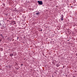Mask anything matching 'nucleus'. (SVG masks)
Returning <instances> with one entry per match:
<instances>
[{
	"mask_svg": "<svg viewBox=\"0 0 77 77\" xmlns=\"http://www.w3.org/2000/svg\"><path fill=\"white\" fill-rule=\"evenodd\" d=\"M73 77H75V76H74Z\"/></svg>",
	"mask_w": 77,
	"mask_h": 77,
	"instance_id": "nucleus-9",
	"label": "nucleus"
},
{
	"mask_svg": "<svg viewBox=\"0 0 77 77\" xmlns=\"http://www.w3.org/2000/svg\"><path fill=\"white\" fill-rule=\"evenodd\" d=\"M61 21H63V15H62L61 16Z\"/></svg>",
	"mask_w": 77,
	"mask_h": 77,
	"instance_id": "nucleus-2",
	"label": "nucleus"
},
{
	"mask_svg": "<svg viewBox=\"0 0 77 77\" xmlns=\"http://www.w3.org/2000/svg\"><path fill=\"white\" fill-rule=\"evenodd\" d=\"M60 66V65L59 64L57 63V67H59V66Z\"/></svg>",
	"mask_w": 77,
	"mask_h": 77,
	"instance_id": "nucleus-4",
	"label": "nucleus"
},
{
	"mask_svg": "<svg viewBox=\"0 0 77 77\" xmlns=\"http://www.w3.org/2000/svg\"><path fill=\"white\" fill-rule=\"evenodd\" d=\"M0 36H2H2H3V35H2V34H0Z\"/></svg>",
	"mask_w": 77,
	"mask_h": 77,
	"instance_id": "nucleus-6",
	"label": "nucleus"
},
{
	"mask_svg": "<svg viewBox=\"0 0 77 77\" xmlns=\"http://www.w3.org/2000/svg\"><path fill=\"white\" fill-rule=\"evenodd\" d=\"M18 38H17V39H18Z\"/></svg>",
	"mask_w": 77,
	"mask_h": 77,
	"instance_id": "nucleus-12",
	"label": "nucleus"
},
{
	"mask_svg": "<svg viewBox=\"0 0 77 77\" xmlns=\"http://www.w3.org/2000/svg\"><path fill=\"white\" fill-rule=\"evenodd\" d=\"M2 41V40H0V42Z\"/></svg>",
	"mask_w": 77,
	"mask_h": 77,
	"instance_id": "nucleus-8",
	"label": "nucleus"
},
{
	"mask_svg": "<svg viewBox=\"0 0 77 77\" xmlns=\"http://www.w3.org/2000/svg\"><path fill=\"white\" fill-rule=\"evenodd\" d=\"M10 56H13V54H10Z\"/></svg>",
	"mask_w": 77,
	"mask_h": 77,
	"instance_id": "nucleus-5",
	"label": "nucleus"
},
{
	"mask_svg": "<svg viewBox=\"0 0 77 77\" xmlns=\"http://www.w3.org/2000/svg\"><path fill=\"white\" fill-rule=\"evenodd\" d=\"M37 2H38V5H42L43 4V2H42V1H37Z\"/></svg>",
	"mask_w": 77,
	"mask_h": 77,
	"instance_id": "nucleus-1",
	"label": "nucleus"
},
{
	"mask_svg": "<svg viewBox=\"0 0 77 77\" xmlns=\"http://www.w3.org/2000/svg\"><path fill=\"white\" fill-rule=\"evenodd\" d=\"M5 27H6L5 26Z\"/></svg>",
	"mask_w": 77,
	"mask_h": 77,
	"instance_id": "nucleus-14",
	"label": "nucleus"
},
{
	"mask_svg": "<svg viewBox=\"0 0 77 77\" xmlns=\"http://www.w3.org/2000/svg\"><path fill=\"white\" fill-rule=\"evenodd\" d=\"M3 27H4V26H3Z\"/></svg>",
	"mask_w": 77,
	"mask_h": 77,
	"instance_id": "nucleus-13",
	"label": "nucleus"
},
{
	"mask_svg": "<svg viewBox=\"0 0 77 77\" xmlns=\"http://www.w3.org/2000/svg\"><path fill=\"white\" fill-rule=\"evenodd\" d=\"M0 26H1V23H0Z\"/></svg>",
	"mask_w": 77,
	"mask_h": 77,
	"instance_id": "nucleus-7",
	"label": "nucleus"
},
{
	"mask_svg": "<svg viewBox=\"0 0 77 77\" xmlns=\"http://www.w3.org/2000/svg\"><path fill=\"white\" fill-rule=\"evenodd\" d=\"M14 24H15V23H14Z\"/></svg>",
	"mask_w": 77,
	"mask_h": 77,
	"instance_id": "nucleus-10",
	"label": "nucleus"
},
{
	"mask_svg": "<svg viewBox=\"0 0 77 77\" xmlns=\"http://www.w3.org/2000/svg\"><path fill=\"white\" fill-rule=\"evenodd\" d=\"M21 65H23V64H22Z\"/></svg>",
	"mask_w": 77,
	"mask_h": 77,
	"instance_id": "nucleus-15",
	"label": "nucleus"
},
{
	"mask_svg": "<svg viewBox=\"0 0 77 77\" xmlns=\"http://www.w3.org/2000/svg\"><path fill=\"white\" fill-rule=\"evenodd\" d=\"M41 31H42V30H41Z\"/></svg>",
	"mask_w": 77,
	"mask_h": 77,
	"instance_id": "nucleus-11",
	"label": "nucleus"
},
{
	"mask_svg": "<svg viewBox=\"0 0 77 77\" xmlns=\"http://www.w3.org/2000/svg\"><path fill=\"white\" fill-rule=\"evenodd\" d=\"M35 14L37 15H39L40 14V13L39 12H38V13H36Z\"/></svg>",
	"mask_w": 77,
	"mask_h": 77,
	"instance_id": "nucleus-3",
	"label": "nucleus"
}]
</instances>
